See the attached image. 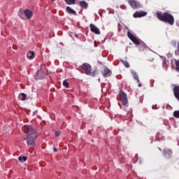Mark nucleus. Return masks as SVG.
<instances>
[{"mask_svg": "<svg viewBox=\"0 0 179 179\" xmlns=\"http://www.w3.org/2000/svg\"><path fill=\"white\" fill-rule=\"evenodd\" d=\"M156 15L157 17L162 22H164V23H169V24H171V26L174 24V17L173 15L169 13H162V12H157Z\"/></svg>", "mask_w": 179, "mask_h": 179, "instance_id": "f257e3e1", "label": "nucleus"}, {"mask_svg": "<svg viewBox=\"0 0 179 179\" xmlns=\"http://www.w3.org/2000/svg\"><path fill=\"white\" fill-rule=\"evenodd\" d=\"M22 131L26 134V136H32L33 138H37V130L34 127L30 125H24L22 127Z\"/></svg>", "mask_w": 179, "mask_h": 179, "instance_id": "f03ea898", "label": "nucleus"}, {"mask_svg": "<svg viewBox=\"0 0 179 179\" xmlns=\"http://www.w3.org/2000/svg\"><path fill=\"white\" fill-rule=\"evenodd\" d=\"M127 36L129 37V38L131 39L134 44H136V45H139L141 44V45H143L144 48H146V44L143 43L142 41H141V39L134 36V34H132L131 31H127Z\"/></svg>", "mask_w": 179, "mask_h": 179, "instance_id": "7ed1b4c3", "label": "nucleus"}, {"mask_svg": "<svg viewBox=\"0 0 179 179\" xmlns=\"http://www.w3.org/2000/svg\"><path fill=\"white\" fill-rule=\"evenodd\" d=\"M18 15L21 19H31V17L33 16V11L26 9L24 10H20L18 11Z\"/></svg>", "mask_w": 179, "mask_h": 179, "instance_id": "20e7f679", "label": "nucleus"}, {"mask_svg": "<svg viewBox=\"0 0 179 179\" xmlns=\"http://www.w3.org/2000/svg\"><path fill=\"white\" fill-rule=\"evenodd\" d=\"M82 69L86 75H90V76H96V71L92 72V66H90V64L84 63L82 65Z\"/></svg>", "mask_w": 179, "mask_h": 179, "instance_id": "39448f33", "label": "nucleus"}, {"mask_svg": "<svg viewBox=\"0 0 179 179\" xmlns=\"http://www.w3.org/2000/svg\"><path fill=\"white\" fill-rule=\"evenodd\" d=\"M162 155L165 159H173V150L164 148L162 150Z\"/></svg>", "mask_w": 179, "mask_h": 179, "instance_id": "423d86ee", "label": "nucleus"}, {"mask_svg": "<svg viewBox=\"0 0 179 179\" xmlns=\"http://www.w3.org/2000/svg\"><path fill=\"white\" fill-rule=\"evenodd\" d=\"M37 137H33V136H27L25 140L27 141V144L28 148H34V146H36V143L34 142V140Z\"/></svg>", "mask_w": 179, "mask_h": 179, "instance_id": "0eeeda50", "label": "nucleus"}, {"mask_svg": "<svg viewBox=\"0 0 179 179\" xmlns=\"http://www.w3.org/2000/svg\"><path fill=\"white\" fill-rule=\"evenodd\" d=\"M129 4L133 9H139V8H142V4L136 0H127Z\"/></svg>", "mask_w": 179, "mask_h": 179, "instance_id": "6e6552de", "label": "nucleus"}, {"mask_svg": "<svg viewBox=\"0 0 179 179\" xmlns=\"http://www.w3.org/2000/svg\"><path fill=\"white\" fill-rule=\"evenodd\" d=\"M120 96H121L120 100L123 106H127V104H128V97L127 96V94L124 92V91H120Z\"/></svg>", "mask_w": 179, "mask_h": 179, "instance_id": "1a4fd4ad", "label": "nucleus"}, {"mask_svg": "<svg viewBox=\"0 0 179 179\" xmlns=\"http://www.w3.org/2000/svg\"><path fill=\"white\" fill-rule=\"evenodd\" d=\"M90 30L92 33H94V34H100V29L96 27L94 24H90Z\"/></svg>", "mask_w": 179, "mask_h": 179, "instance_id": "9d476101", "label": "nucleus"}, {"mask_svg": "<svg viewBox=\"0 0 179 179\" xmlns=\"http://www.w3.org/2000/svg\"><path fill=\"white\" fill-rule=\"evenodd\" d=\"M148 15V13L145 11H137L134 13L133 16L134 17H143V16H146Z\"/></svg>", "mask_w": 179, "mask_h": 179, "instance_id": "9b49d317", "label": "nucleus"}, {"mask_svg": "<svg viewBox=\"0 0 179 179\" xmlns=\"http://www.w3.org/2000/svg\"><path fill=\"white\" fill-rule=\"evenodd\" d=\"M102 75L104 78H108V76H111V71H110V69L105 67L103 69Z\"/></svg>", "mask_w": 179, "mask_h": 179, "instance_id": "f8f14e48", "label": "nucleus"}, {"mask_svg": "<svg viewBox=\"0 0 179 179\" xmlns=\"http://www.w3.org/2000/svg\"><path fill=\"white\" fill-rule=\"evenodd\" d=\"M173 94L176 97L179 101V86H176L173 88Z\"/></svg>", "mask_w": 179, "mask_h": 179, "instance_id": "ddd939ff", "label": "nucleus"}, {"mask_svg": "<svg viewBox=\"0 0 179 179\" xmlns=\"http://www.w3.org/2000/svg\"><path fill=\"white\" fill-rule=\"evenodd\" d=\"M131 73L133 76L134 79L136 80L138 83H139V76L138 75V73L134 70H131Z\"/></svg>", "mask_w": 179, "mask_h": 179, "instance_id": "4468645a", "label": "nucleus"}, {"mask_svg": "<svg viewBox=\"0 0 179 179\" xmlns=\"http://www.w3.org/2000/svg\"><path fill=\"white\" fill-rule=\"evenodd\" d=\"M45 74L43 73V72L40 70L37 71L36 75V79H43V78H44Z\"/></svg>", "mask_w": 179, "mask_h": 179, "instance_id": "2eb2a0df", "label": "nucleus"}, {"mask_svg": "<svg viewBox=\"0 0 179 179\" xmlns=\"http://www.w3.org/2000/svg\"><path fill=\"white\" fill-rule=\"evenodd\" d=\"M79 5L80 8H83V9H87V6H89V4L85 1H81L79 2Z\"/></svg>", "mask_w": 179, "mask_h": 179, "instance_id": "dca6fc26", "label": "nucleus"}, {"mask_svg": "<svg viewBox=\"0 0 179 179\" xmlns=\"http://www.w3.org/2000/svg\"><path fill=\"white\" fill-rule=\"evenodd\" d=\"M66 10L67 13H69L70 15H76V11L69 6L66 8Z\"/></svg>", "mask_w": 179, "mask_h": 179, "instance_id": "f3484780", "label": "nucleus"}, {"mask_svg": "<svg viewBox=\"0 0 179 179\" xmlns=\"http://www.w3.org/2000/svg\"><path fill=\"white\" fill-rule=\"evenodd\" d=\"M27 57L28 59H33V58H34V52L29 51L27 54Z\"/></svg>", "mask_w": 179, "mask_h": 179, "instance_id": "a211bd4d", "label": "nucleus"}, {"mask_svg": "<svg viewBox=\"0 0 179 179\" xmlns=\"http://www.w3.org/2000/svg\"><path fill=\"white\" fill-rule=\"evenodd\" d=\"M157 141H166V138L164 137V136L160 134H157Z\"/></svg>", "mask_w": 179, "mask_h": 179, "instance_id": "6ab92c4d", "label": "nucleus"}, {"mask_svg": "<svg viewBox=\"0 0 179 179\" xmlns=\"http://www.w3.org/2000/svg\"><path fill=\"white\" fill-rule=\"evenodd\" d=\"M67 5H75L76 3V0H64Z\"/></svg>", "mask_w": 179, "mask_h": 179, "instance_id": "aec40b11", "label": "nucleus"}, {"mask_svg": "<svg viewBox=\"0 0 179 179\" xmlns=\"http://www.w3.org/2000/svg\"><path fill=\"white\" fill-rule=\"evenodd\" d=\"M26 97L27 96H26V94L24 93H22L18 96L19 100H22V101H24L26 99Z\"/></svg>", "mask_w": 179, "mask_h": 179, "instance_id": "412c9836", "label": "nucleus"}, {"mask_svg": "<svg viewBox=\"0 0 179 179\" xmlns=\"http://www.w3.org/2000/svg\"><path fill=\"white\" fill-rule=\"evenodd\" d=\"M120 62H122V64H123V65H124V66H126L127 68H129L131 66L129 65V63H128L127 61L120 59Z\"/></svg>", "mask_w": 179, "mask_h": 179, "instance_id": "4be33fe9", "label": "nucleus"}, {"mask_svg": "<svg viewBox=\"0 0 179 179\" xmlns=\"http://www.w3.org/2000/svg\"><path fill=\"white\" fill-rule=\"evenodd\" d=\"M19 162H26L27 160V157H19Z\"/></svg>", "mask_w": 179, "mask_h": 179, "instance_id": "5701e85b", "label": "nucleus"}, {"mask_svg": "<svg viewBox=\"0 0 179 179\" xmlns=\"http://www.w3.org/2000/svg\"><path fill=\"white\" fill-rule=\"evenodd\" d=\"M63 86H64V87H66L68 89L69 87V83L66 82V80H64Z\"/></svg>", "mask_w": 179, "mask_h": 179, "instance_id": "b1692460", "label": "nucleus"}, {"mask_svg": "<svg viewBox=\"0 0 179 179\" xmlns=\"http://www.w3.org/2000/svg\"><path fill=\"white\" fill-rule=\"evenodd\" d=\"M173 115L176 117V118H179V110L173 112Z\"/></svg>", "mask_w": 179, "mask_h": 179, "instance_id": "393cba45", "label": "nucleus"}, {"mask_svg": "<svg viewBox=\"0 0 179 179\" xmlns=\"http://www.w3.org/2000/svg\"><path fill=\"white\" fill-rule=\"evenodd\" d=\"M175 54L176 55L179 57V42L178 43V48H177V50L175 51Z\"/></svg>", "mask_w": 179, "mask_h": 179, "instance_id": "a878e982", "label": "nucleus"}, {"mask_svg": "<svg viewBox=\"0 0 179 179\" xmlns=\"http://www.w3.org/2000/svg\"><path fill=\"white\" fill-rule=\"evenodd\" d=\"M59 135H61V131H55V136H59Z\"/></svg>", "mask_w": 179, "mask_h": 179, "instance_id": "bb28decb", "label": "nucleus"}, {"mask_svg": "<svg viewBox=\"0 0 179 179\" xmlns=\"http://www.w3.org/2000/svg\"><path fill=\"white\" fill-rule=\"evenodd\" d=\"M166 55H167L168 58H171L173 55L171 53H169Z\"/></svg>", "mask_w": 179, "mask_h": 179, "instance_id": "cd10ccee", "label": "nucleus"}, {"mask_svg": "<svg viewBox=\"0 0 179 179\" xmlns=\"http://www.w3.org/2000/svg\"><path fill=\"white\" fill-rule=\"evenodd\" d=\"M138 87H142V84L141 83V80H139V83L138 85Z\"/></svg>", "mask_w": 179, "mask_h": 179, "instance_id": "c85d7f7f", "label": "nucleus"}, {"mask_svg": "<svg viewBox=\"0 0 179 179\" xmlns=\"http://www.w3.org/2000/svg\"><path fill=\"white\" fill-rule=\"evenodd\" d=\"M156 108H156V106H152V109H153V110H156Z\"/></svg>", "mask_w": 179, "mask_h": 179, "instance_id": "c756f323", "label": "nucleus"}, {"mask_svg": "<svg viewBox=\"0 0 179 179\" xmlns=\"http://www.w3.org/2000/svg\"><path fill=\"white\" fill-rule=\"evenodd\" d=\"M37 115V110H35V111L34 112V115Z\"/></svg>", "mask_w": 179, "mask_h": 179, "instance_id": "7c9ffc66", "label": "nucleus"}, {"mask_svg": "<svg viewBox=\"0 0 179 179\" xmlns=\"http://www.w3.org/2000/svg\"><path fill=\"white\" fill-rule=\"evenodd\" d=\"M53 152H57V148H53Z\"/></svg>", "mask_w": 179, "mask_h": 179, "instance_id": "2f4dec72", "label": "nucleus"}, {"mask_svg": "<svg viewBox=\"0 0 179 179\" xmlns=\"http://www.w3.org/2000/svg\"><path fill=\"white\" fill-rule=\"evenodd\" d=\"M138 162L139 163H142V160H141V159H138Z\"/></svg>", "mask_w": 179, "mask_h": 179, "instance_id": "473e14b6", "label": "nucleus"}, {"mask_svg": "<svg viewBox=\"0 0 179 179\" xmlns=\"http://www.w3.org/2000/svg\"><path fill=\"white\" fill-rule=\"evenodd\" d=\"M138 124H142V122H139Z\"/></svg>", "mask_w": 179, "mask_h": 179, "instance_id": "72a5a7b5", "label": "nucleus"}, {"mask_svg": "<svg viewBox=\"0 0 179 179\" xmlns=\"http://www.w3.org/2000/svg\"><path fill=\"white\" fill-rule=\"evenodd\" d=\"M160 151H162V149L161 148H159Z\"/></svg>", "mask_w": 179, "mask_h": 179, "instance_id": "f704fd0d", "label": "nucleus"}, {"mask_svg": "<svg viewBox=\"0 0 179 179\" xmlns=\"http://www.w3.org/2000/svg\"><path fill=\"white\" fill-rule=\"evenodd\" d=\"M53 2H54V1H55V0H52Z\"/></svg>", "mask_w": 179, "mask_h": 179, "instance_id": "c9c22d12", "label": "nucleus"}, {"mask_svg": "<svg viewBox=\"0 0 179 179\" xmlns=\"http://www.w3.org/2000/svg\"><path fill=\"white\" fill-rule=\"evenodd\" d=\"M178 146H179V143H178Z\"/></svg>", "mask_w": 179, "mask_h": 179, "instance_id": "e433bc0d", "label": "nucleus"}]
</instances>
